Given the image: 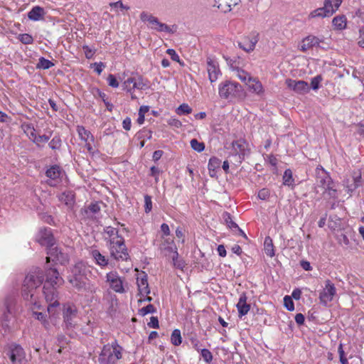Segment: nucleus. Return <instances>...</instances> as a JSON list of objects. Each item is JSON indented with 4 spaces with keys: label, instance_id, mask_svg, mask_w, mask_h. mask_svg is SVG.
Here are the masks:
<instances>
[{
    "label": "nucleus",
    "instance_id": "obj_44",
    "mask_svg": "<svg viewBox=\"0 0 364 364\" xmlns=\"http://www.w3.org/2000/svg\"><path fill=\"white\" fill-rule=\"evenodd\" d=\"M26 128V131L28 132V131H31L29 134H28V136L29 137V139L34 143L36 144V139L38 137V135H37V134L36 133V129L33 127V124H27L25 125Z\"/></svg>",
    "mask_w": 364,
    "mask_h": 364
},
{
    "label": "nucleus",
    "instance_id": "obj_4",
    "mask_svg": "<svg viewBox=\"0 0 364 364\" xmlns=\"http://www.w3.org/2000/svg\"><path fill=\"white\" fill-rule=\"evenodd\" d=\"M218 90L220 97L223 99L243 98L245 97L242 85L237 82L225 80L219 85Z\"/></svg>",
    "mask_w": 364,
    "mask_h": 364
},
{
    "label": "nucleus",
    "instance_id": "obj_29",
    "mask_svg": "<svg viewBox=\"0 0 364 364\" xmlns=\"http://www.w3.org/2000/svg\"><path fill=\"white\" fill-rule=\"evenodd\" d=\"M282 179L284 186H289L291 189H294L295 186L294 179L293 178L292 171L290 168H287L284 171Z\"/></svg>",
    "mask_w": 364,
    "mask_h": 364
},
{
    "label": "nucleus",
    "instance_id": "obj_37",
    "mask_svg": "<svg viewBox=\"0 0 364 364\" xmlns=\"http://www.w3.org/2000/svg\"><path fill=\"white\" fill-rule=\"evenodd\" d=\"M49 147L54 151H59L62 146V139L59 134L55 135L48 143Z\"/></svg>",
    "mask_w": 364,
    "mask_h": 364
},
{
    "label": "nucleus",
    "instance_id": "obj_36",
    "mask_svg": "<svg viewBox=\"0 0 364 364\" xmlns=\"http://www.w3.org/2000/svg\"><path fill=\"white\" fill-rule=\"evenodd\" d=\"M221 164V160L215 156H212L210 158L208 168L210 173L215 172L218 169L220 168Z\"/></svg>",
    "mask_w": 364,
    "mask_h": 364
},
{
    "label": "nucleus",
    "instance_id": "obj_47",
    "mask_svg": "<svg viewBox=\"0 0 364 364\" xmlns=\"http://www.w3.org/2000/svg\"><path fill=\"white\" fill-rule=\"evenodd\" d=\"M100 203V202L91 203L87 207V208L85 209V213L86 214L88 213V211H90V213H92L93 214L99 213L100 211V210H101Z\"/></svg>",
    "mask_w": 364,
    "mask_h": 364
},
{
    "label": "nucleus",
    "instance_id": "obj_45",
    "mask_svg": "<svg viewBox=\"0 0 364 364\" xmlns=\"http://www.w3.org/2000/svg\"><path fill=\"white\" fill-rule=\"evenodd\" d=\"M136 136L139 139H151L152 138V131L144 128L137 132Z\"/></svg>",
    "mask_w": 364,
    "mask_h": 364
},
{
    "label": "nucleus",
    "instance_id": "obj_22",
    "mask_svg": "<svg viewBox=\"0 0 364 364\" xmlns=\"http://www.w3.org/2000/svg\"><path fill=\"white\" fill-rule=\"evenodd\" d=\"M136 284L139 295L144 296V294L148 295L150 294L148 276L144 272H142V276L137 277Z\"/></svg>",
    "mask_w": 364,
    "mask_h": 364
},
{
    "label": "nucleus",
    "instance_id": "obj_35",
    "mask_svg": "<svg viewBox=\"0 0 364 364\" xmlns=\"http://www.w3.org/2000/svg\"><path fill=\"white\" fill-rule=\"evenodd\" d=\"M54 65L55 64L50 60L45 58L44 57H41L36 64V69L48 70Z\"/></svg>",
    "mask_w": 364,
    "mask_h": 364
},
{
    "label": "nucleus",
    "instance_id": "obj_17",
    "mask_svg": "<svg viewBox=\"0 0 364 364\" xmlns=\"http://www.w3.org/2000/svg\"><path fill=\"white\" fill-rule=\"evenodd\" d=\"M61 174L62 168L59 165L55 164L51 166L46 171V176L50 178V181H48L47 183L50 186H55L56 183L60 181Z\"/></svg>",
    "mask_w": 364,
    "mask_h": 364
},
{
    "label": "nucleus",
    "instance_id": "obj_3",
    "mask_svg": "<svg viewBox=\"0 0 364 364\" xmlns=\"http://www.w3.org/2000/svg\"><path fill=\"white\" fill-rule=\"evenodd\" d=\"M316 184L318 187L323 189V195L327 196L328 199L338 198L336 183L321 165L316 168Z\"/></svg>",
    "mask_w": 364,
    "mask_h": 364
},
{
    "label": "nucleus",
    "instance_id": "obj_43",
    "mask_svg": "<svg viewBox=\"0 0 364 364\" xmlns=\"http://www.w3.org/2000/svg\"><path fill=\"white\" fill-rule=\"evenodd\" d=\"M33 316L42 322V323L43 324V326L47 328V326L49 325V322L48 321V320L46 319V317H47V315L46 313L44 312H38V311H33Z\"/></svg>",
    "mask_w": 364,
    "mask_h": 364
},
{
    "label": "nucleus",
    "instance_id": "obj_23",
    "mask_svg": "<svg viewBox=\"0 0 364 364\" xmlns=\"http://www.w3.org/2000/svg\"><path fill=\"white\" fill-rule=\"evenodd\" d=\"M318 37L310 35L303 39L300 50L306 52L307 50L318 46Z\"/></svg>",
    "mask_w": 364,
    "mask_h": 364
},
{
    "label": "nucleus",
    "instance_id": "obj_49",
    "mask_svg": "<svg viewBox=\"0 0 364 364\" xmlns=\"http://www.w3.org/2000/svg\"><path fill=\"white\" fill-rule=\"evenodd\" d=\"M18 39L25 45L31 44L33 42V38L28 33L19 34Z\"/></svg>",
    "mask_w": 364,
    "mask_h": 364
},
{
    "label": "nucleus",
    "instance_id": "obj_50",
    "mask_svg": "<svg viewBox=\"0 0 364 364\" xmlns=\"http://www.w3.org/2000/svg\"><path fill=\"white\" fill-rule=\"evenodd\" d=\"M237 70L238 72L237 76L241 81L246 82V81L247 80V82H251L252 77L249 75L248 73H247L244 70L239 68H237Z\"/></svg>",
    "mask_w": 364,
    "mask_h": 364
},
{
    "label": "nucleus",
    "instance_id": "obj_14",
    "mask_svg": "<svg viewBox=\"0 0 364 364\" xmlns=\"http://www.w3.org/2000/svg\"><path fill=\"white\" fill-rule=\"evenodd\" d=\"M248 144L244 139L235 140L232 142V150L234 154L239 156L241 163L246 156L250 153V150L247 148Z\"/></svg>",
    "mask_w": 364,
    "mask_h": 364
},
{
    "label": "nucleus",
    "instance_id": "obj_60",
    "mask_svg": "<svg viewBox=\"0 0 364 364\" xmlns=\"http://www.w3.org/2000/svg\"><path fill=\"white\" fill-rule=\"evenodd\" d=\"M358 33V45L359 47L364 48V24L360 27Z\"/></svg>",
    "mask_w": 364,
    "mask_h": 364
},
{
    "label": "nucleus",
    "instance_id": "obj_30",
    "mask_svg": "<svg viewBox=\"0 0 364 364\" xmlns=\"http://www.w3.org/2000/svg\"><path fill=\"white\" fill-rule=\"evenodd\" d=\"M59 199L66 205L73 206L75 203V197L72 191H65L62 193Z\"/></svg>",
    "mask_w": 364,
    "mask_h": 364
},
{
    "label": "nucleus",
    "instance_id": "obj_62",
    "mask_svg": "<svg viewBox=\"0 0 364 364\" xmlns=\"http://www.w3.org/2000/svg\"><path fill=\"white\" fill-rule=\"evenodd\" d=\"M105 232L109 236L112 237L114 235H116L117 237H119V231L117 229L108 226L105 229Z\"/></svg>",
    "mask_w": 364,
    "mask_h": 364
},
{
    "label": "nucleus",
    "instance_id": "obj_10",
    "mask_svg": "<svg viewBox=\"0 0 364 364\" xmlns=\"http://www.w3.org/2000/svg\"><path fill=\"white\" fill-rule=\"evenodd\" d=\"M336 294V289L334 284L330 279H326L325 281V287L319 294L320 304L323 306H327L328 303L333 301Z\"/></svg>",
    "mask_w": 364,
    "mask_h": 364
},
{
    "label": "nucleus",
    "instance_id": "obj_51",
    "mask_svg": "<svg viewBox=\"0 0 364 364\" xmlns=\"http://www.w3.org/2000/svg\"><path fill=\"white\" fill-rule=\"evenodd\" d=\"M284 307L289 311H293L294 310V303L293 299L290 296H285L284 297Z\"/></svg>",
    "mask_w": 364,
    "mask_h": 364
},
{
    "label": "nucleus",
    "instance_id": "obj_8",
    "mask_svg": "<svg viewBox=\"0 0 364 364\" xmlns=\"http://www.w3.org/2000/svg\"><path fill=\"white\" fill-rule=\"evenodd\" d=\"M16 304V299L14 296H7L4 301L5 309L1 317V323L4 333L9 332L11 330L10 321L13 317L12 310Z\"/></svg>",
    "mask_w": 364,
    "mask_h": 364
},
{
    "label": "nucleus",
    "instance_id": "obj_54",
    "mask_svg": "<svg viewBox=\"0 0 364 364\" xmlns=\"http://www.w3.org/2000/svg\"><path fill=\"white\" fill-rule=\"evenodd\" d=\"M338 352L339 354L340 363L341 364H348V359L346 357L345 352L343 348V344L340 343L338 348Z\"/></svg>",
    "mask_w": 364,
    "mask_h": 364
},
{
    "label": "nucleus",
    "instance_id": "obj_27",
    "mask_svg": "<svg viewBox=\"0 0 364 364\" xmlns=\"http://www.w3.org/2000/svg\"><path fill=\"white\" fill-rule=\"evenodd\" d=\"M347 18L345 15H338L332 20V26L334 30L342 31L346 28Z\"/></svg>",
    "mask_w": 364,
    "mask_h": 364
},
{
    "label": "nucleus",
    "instance_id": "obj_53",
    "mask_svg": "<svg viewBox=\"0 0 364 364\" xmlns=\"http://www.w3.org/2000/svg\"><path fill=\"white\" fill-rule=\"evenodd\" d=\"M53 132H48V134H45L43 135H38L36 139V143L35 144L38 147L41 146V143L48 142L52 135Z\"/></svg>",
    "mask_w": 364,
    "mask_h": 364
},
{
    "label": "nucleus",
    "instance_id": "obj_38",
    "mask_svg": "<svg viewBox=\"0 0 364 364\" xmlns=\"http://www.w3.org/2000/svg\"><path fill=\"white\" fill-rule=\"evenodd\" d=\"M223 218L227 225V226L230 229H239V226L237 223H235L232 220V215L228 212H224L223 214Z\"/></svg>",
    "mask_w": 364,
    "mask_h": 364
},
{
    "label": "nucleus",
    "instance_id": "obj_63",
    "mask_svg": "<svg viewBox=\"0 0 364 364\" xmlns=\"http://www.w3.org/2000/svg\"><path fill=\"white\" fill-rule=\"evenodd\" d=\"M223 58L227 62L228 65L232 69V70H237V68H235L234 65L236 64L237 59L239 57H235L233 58H231L230 57L223 55Z\"/></svg>",
    "mask_w": 364,
    "mask_h": 364
},
{
    "label": "nucleus",
    "instance_id": "obj_19",
    "mask_svg": "<svg viewBox=\"0 0 364 364\" xmlns=\"http://www.w3.org/2000/svg\"><path fill=\"white\" fill-rule=\"evenodd\" d=\"M363 186V179L360 171H353L352 175V180L348 179L346 181V187L348 188V192L352 193L358 188Z\"/></svg>",
    "mask_w": 364,
    "mask_h": 364
},
{
    "label": "nucleus",
    "instance_id": "obj_11",
    "mask_svg": "<svg viewBox=\"0 0 364 364\" xmlns=\"http://www.w3.org/2000/svg\"><path fill=\"white\" fill-rule=\"evenodd\" d=\"M37 241L41 245L46 246V250L53 247L55 245V237L51 229L50 228H41L39 230Z\"/></svg>",
    "mask_w": 364,
    "mask_h": 364
},
{
    "label": "nucleus",
    "instance_id": "obj_42",
    "mask_svg": "<svg viewBox=\"0 0 364 364\" xmlns=\"http://www.w3.org/2000/svg\"><path fill=\"white\" fill-rule=\"evenodd\" d=\"M191 148L198 152H202L205 149V144L198 141L196 139H192L190 141Z\"/></svg>",
    "mask_w": 364,
    "mask_h": 364
},
{
    "label": "nucleus",
    "instance_id": "obj_57",
    "mask_svg": "<svg viewBox=\"0 0 364 364\" xmlns=\"http://www.w3.org/2000/svg\"><path fill=\"white\" fill-rule=\"evenodd\" d=\"M107 81L108 82L109 86L117 88L119 87V82L115 75L113 74H109L107 78Z\"/></svg>",
    "mask_w": 364,
    "mask_h": 364
},
{
    "label": "nucleus",
    "instance_id": "obj_40",
    "mask_svg": "<svg viewBox=\"0 0 364 364\" xmlns=\"http://www.w3.org/2000/svg\"><path fill=\"white\" fill-rule=\"evenodd\" d=\"M176 112L178 115H187L192 112V109L186 103H183L176 109Z\"/></svg>",
    "mask_w": 364,
    "mask_h": 364
},
{
    "label": "nucleus",
    "instance_id": "obj_7",
    "mask_svg": "<svg viewBox=\"0 0 364 364\" xmlns=\"http://www.w3.org/2000/svg\"><path fill=\"white\" fill-rule=\"evenodd\" d=\"M46 257V262L44 266L48 264L49 267H53L50 263L52 259L55 263H59L62 266H66L70 262L69 254L65 251L64 249L57 246H53L48 249Z\"/></svg>",
    "mask_w": 364,
    "mask_h": 364
},
{
    "label": "nucleus",
    "instance_id": "obj_25",
    "mask_svg": "<svg viewBox=\"0 0 364 364\" xmlns=\"http://www.w3.org/2000/svg\"><path fill=\"white\" fill-rule=\"evenodd\" d=\"M252 36L251 38H248V46H245L242 43H238L239 47L243 50L250 53L253 51L255 48V46L259 41V33L257 32H253L252 33Z\"/></svg>",
    "mask_w": 364,
    "mask_h": 364
},
{
    "label": "nucleus",
    "instance_id": "obj_1",
    "mask_svg": "<svg viewBox=\"0 0 364 364\" xmlns=\"http://www.w3.org/2000/svg\"><path fill=\"white\" fill-rule=\"evenodd\" d=\"M64 283L65 280L60 276L57 268L49 267L47 264L44 266L43 271L39 267H36L26 276L21 287V295L24 300L40 309L41 305L38 304L37 301V291L43 284L42 291L46 301L50 302L47 309L48 311L50 313L53 308L60 305L58 301V289Z\"/></svg>",
    "mask_w": 364,
    "mask_h": 364
},
{
    "label": "nucleus",
    "instance_id": "obj_56",
    "mask_svg": "<svg viewBox=\"0 0 364 364\" xmlns=\"http://www.w3.org/2000/svg\"><path fill=\"white\" fill-rule=\"evenodd\" d=\"M82 50L87 59H92L96 52V49H92L87 45L82 46Z\"/></svg>",
    "mask_w": 364,
    "mask_h": 364
},
{
    "label": "nucleus",
    "instance_id": "obj_24",
    "mask_svg": "<svg viewBox=\"0 0 364 364\" xmlns=\"http://www.w3.org/2000/svg\"><path fill=\"white\" fill-rule=\"evenodd\" d=\"M45 14L46 12L43 8L39 6H36L31 9L27 16L28 19L33 21H38L43 19Z\"/></svg>",
    "mask_w": 364,
    "mask_h": 364
},
{
    "label": "nucleus",
    "instance_id": "obj_9",
    "mask_svg": "<svg viewBox=\"0 0 364 364\" xmlns=\"http://www.w3.org/2000/svg\"><path fill=\"white\" fill-rule=\"evenodd\" d=\"M77 309L73 304H66L63 305V318L66 329L73 328L76 326L75 319L77 317Z\"/></svg>",
    "mask_w": 364,
    "mask_h": 364
},
{
    "label": "nucleus",
    "instance_id": "obj_20",
    "mask_svg": "<svg viewBox=\"0 0 364 364\" xmlns=\"http://www.w3.org/2000/svg\"><path fill=\"white\" fill-rule=\"evenodd\" d=\"M111 350L109 343L103 346L98 357L99 364H115L112 360L113 356Z\"/></svg>",
    "mask_w": 364,
    "mask_h": 364
},
{
    "label": "nucleus",
    "instance_id": "obj_16",
    "mask_svg": "<svg viewBox=\"0 0 364 364\" xmlns=\"http://www.w3.org/2000/svg\"><path fill=\"white\" fill-rule=\"evenodd\" d=\"M159 250L164 252L165 256H167L169 253H173L172 260H176L178 258L177 247L173 239L165 238L160 244Z\"/></svg>",
    "mask_w": 364,
    "mask_h": 364
},
{
    "label": "nucleus",
    "instance_id": "obj_6",
    "mask_svg": "<svg viewBox=\"0 0 364 364\" xmlns=\"http://www.w3.org/2000/svg\"><path fill=\"white\" fill-rule=\"evenodd\" d=\"M140 19L143 22H148L150 28L158 32H166L173 34L176 31V25H173L170 27L167 24L160 22L158 18L154 16L152 14H149L146 11H142L140 14Z\"/></svg>",
    "mask_w": 364,
    "mask_h": 364
},
{
    "label": "nucleus",
    "instance_id": "obj_28",
    "mask_svg": "<svg viewBox=\"0 0 364 364\" xmlns=\"http://www.w3.org/2000/svg\"><path fill=\"white\" fill-rule=\"evenodd\" d=\"M90 255L99 266L105 267L108 264V259L102 255L99 250H92L90 252Z\"/></svg>",
    "mask_w": 364,
    "mask_h": 364
},
{
    "label": "nucleus",
    "instance_id": "obj_33",
    "mask_svg": "<svg viewBox=\"0 0 364 364\" xmlns=\"http://www.w3.org/2000/svg\"><path fill=\"white\" fill-rule=\"evenodd\" d=\"M149 87V81L144 79L142 75H139L136 77V82L133 86V89L145 90Z\"/></svg>",
    "mask_w": 364,
    "mask_h": 364
},
{
    "label": "nucleus",
    "instance_id": "obj_32",
    "mask_svg": "<svg viewBox=\"0 0 364 364\" xmlns=\"http://www.w3.org/2000/svg\"><path fill=\"white\" fill-rule=\"evenodd\" d=\"M77 132L81 140L85 141V142H87L89 139H90L92 141H95L93 134L90 131L87 130L84 127L78 126Z\"/></svg>",
    "mask_w": 364,
    "mask_h": 364
},
{
    "label": "nucleus",
    "instance_id": "obj_34",
    "mask_svg": "<svg viewBox=\"0 0 364 364\" xmlns=\"http://www.w3.org/2000/svg\"><path fill=\"white\" fill-rule=\"evenodd\" d=\"M246 84L248 85L250 90L252 92H255L258 95L263 92V87L259 81L256 80L255 79H253L252 77L251 82H246Z\"/></svg>",
    "mask_w": 364,
    "mask_h": 364
},
{
    "label": "nucleus",
    "instance_id": "obj_52",
    "mask_svg": "<svg viewBox=\"0 0 364 364\" xmlns=\"http://www.w3.org/2000/svg\"><path fill=\"white\" fill-rule=\"evenodd\" d=\"M166 53L170 55L172 60L178 63L181 65H184V63L181 61L179 55L177 54L174 49H167Z\"/></svg>",
    "mask_w": 364,
    "mask_h": 364
},
{
    "label": "nucleus",
    "instance_id": "obj_31",
    "mask_svg": "<svg viewBox=\"0 0 364 364\" xmlns=\"http://www.w3.org/2000/svg\"><path fill=\"white\" fill-rule=\"evenodd\" d=\"M264 249L267 256L272 257L274 256V247L273 245L272 239L269 236L264 238Z\"/></svg>",
    "mask_w": 364,
    "mask_h": 364
},
{
    "label": "nucleus",
    "instance_id": "obj_15",
    "mask_svg": "<svg viewBox=\"0 0 364 364\" xmlns=\"http://www.w3.org/2000/svg\"><path fill=\"white\" fill-rule=\"evenodd\" d=\"M107 282L109 283L110 288L115 292L124 293L123 279L117 272H110L106 275Z\"/></svg>",
    "mask_w": 364,
    "mask_h": 364
},
{
    "label": "nucleus",
    "instance_id": "obj_21",
    "mask_svg": "<svg viewBox=\"0 0 364 364\" xmlns=\"http://www.w3.org/2000/svg\"><path fill=\"white\" fill-rule=\"evenodd\" d=\"M247 297L246 294L243 292L240 294L239 301L236 304V307L238 311L239 318H242V316L247 314L250 309V305L247 303Z\"/></svg>",
    "mask_w": 364,
    "mask_h": 364
},
{
    "label": "nucleus",
    "instance_id": "obj_2",
    "mask_svg": "<svg viewBox=\"0 0 364 364\" xmlns=\"http://www.w3.org/2000/svg\"><path fill=\"white\" fill-rule=\"evenodd\" d=\"M92 274L90 267L82 261H78L72 267L68 281L78 291H87L90 289L88 277Z\"/></svg>",
    "mask_w": 364,
    "mask_h": 364
},
{
    "label": "nucleus",
    "instance_id": "obj_41",
    "mask_svg": "<svg viewBox=\"0 0 364 364\" xmlns=\"http://www.w3.org/2000/svg\"><path fill=\"white\" fill-rule=\"evenodd\" d=\"M156 311V309L153 304H148L147 306L139 309L138 314L144 316L149 314H154Z\"/></svg>",
    "mask_w": 364,
    "mask_h": 364
},
{
    "label": "nucleus",
    "instance_id": "obj_48",
    "mask_svg": "<svg viewBox=\"0 0 364 364\" xmlns=\"http://www.w3.org/2000/svg\"><path fill=\"white\" fill-rule=\"evenodd\" d=\"M200 352V356L205 363H210L213 360V354L208 349L202 348Z\"/></svg>",
    "mask_w": 364,
    "mask_h": 364
},
{
    "label": "nucleus",
    "instance_id": "obj_12",
    "mask_svg": "<svg viewBox=\"0 0 364 364\" xmlns=\"http://www.w3.org/2000/svg\"><path fill=\"white\" fill-rule=\"evenodd\" d=\"M12 364H22L25 360V352L23 348L18 344H11L7 353Z\"/></svg>",
    "mask_w": 364,
    "mask_h": 364
},
{
    "label": "nucleus",
    "instance_id": "obj_58",
    "mask_svg": "<svg viewBox=\"0 0 364 364\" xmlns=\"http://www.w3.org/2000/svg\"><path fill=\"white\" fill-rule=\"evenodd\" d=\"M122 350H123V348L121 347L118 349H115L112 351V355L113 356L112 360H114V363L115 364H117V360L122 358Z\"/></svg>",
    "mask_w": 364,
    "mask_h": 364
},
{
    "label": "nucleus",
    "instance_id": "obj_39",
    "mask_svg": "<svg viewBox=\"0 0 364 364\" xmlns=\"http://www.w3.org/2000/svg\"><path fill=\"white\" fill-rule=\"evenodd\" d=\"M171 342L173 346H178L182 343V337L179 329H174L171 336Z\"/></svg>",
    "mask_w": 364,
    "mask_h": 364
},
{
    "label": "nucleus",
    "instance_id": "obj_13",
    "mask_svg": "<svg viewBox=\"0 0 364 364\" xmlns=\"http://www.w3.org/2000/svg\"><path fill=\"white\" fill-rule=\"evenodd\" d=\"M285 83L288 88L296 94L304 95L309 92L310 87L307 82L304 80H296L291 78L286 80Z\"/></svg>",
    "mask_w": 364,
    "mask_h": 364
},
{
    "label": "nucleus",
    "instance_id": "obj_59",
    "mask_svg": "<svg viewBox=\"0 0 364 364\" xmlns=\"http://www.w3.org/2000/svg\"><path fill=\"white\" fill-rule=\"evenodd\" d=\"M190 342H191L193 348L199 352L202 349L201 348L202 344H201L200 341L196 338V336H191L190 338Z\"/></svg>",
    "mask_w": 364,
    "mask_h": 364
},
{
    "label": "nucleus",
    "instance_id": "obj_55",
    "mask_svg": "<svg viewBox=\"0 0 364 364\" xmlns=\"http://www.w3.org/2000/svg\"><path fill=\"white\" fill-rule=\"evenodd\" d=\"M152 210L151 197L149 195L144 196V210L146 213H149Z\"/></svg>",
    "mask_w": 364,
    "mask_h": 364
},
{
    "label": "nucleus",
    "instance_id": "obj_61",
    "mask_svg": "<svg viewBox=\"0 0 364 364\" xmlns=\"http://www.w3.org/2000/svg\"><path fill=\"white\" fill-rule=\"evenodd\" d=\"M270 196V191L268 188H262L258 192V198L260 200H265L269 198Z\"/></svg>",
    "mask_w": 364,
    "mask_h": 364
},
{
    "label": "nucleus",
    "instance_id": "obj_46",
    "mask_svg": "<svg viewBox=\"0 0 364 364\" xmlns=\"http://www.w3.org/2000/svg\"><path fill=\"white\" fill-rule=\"evenodd\" d=\"M323 80V77L321 75H318L313 77L311 80V87L313 90H318L320 87V84L321 81Z\"/></svg>",
    "mask_w": 364,
    "mask_h": 364
},
{
    "label": "nucleus",
    "instance_id": "obj_26",
    "mask_svg": "<svg viewBox=\"0 0 364 364\" xmlns=\"http://www.w3.org/2000/svg\"><path fill=\"white\" fill-rule=\"evenodd\" d=\"M111 257H112L116 260H122V261H127L129 258V254H128V250L124 245V247H122L119 248V250H111L110 252Z\"/></svg>",
    "mask_w": 364,
    "mask_h": 364
},
{
    "label": "nucleus",
    "instance_id": "obj_64",
    "mask_svg": "<svg viewBox=\"0 0 364 364\" xmlns=\"http://www.w3.org/2000/svg\"><path fill=\"white\" fill-rule=\"evenodd\" d=\"M92 66L94 68L95 71L97 73V75H100L105 68V64L102 62L94 63L92 64Z\"/></svg>",
    "mask_w": 364,
    "mask_h": 364
},
{
    "label": "nucleus",
    "instance_id": "obj_5",
    "mask_svg": "<svg viewBox=\"0 0 364 364\" xmlns=\"http://www.w3.org/2000/svg\"><path fill=\"white\" fill-rule=\"evenodd\" d=\"M343 0H324L323 6L312 11L310 18H327L333 16L339 9Z\"/></svg>",
    "mask_w": 364,
    "mask_h": 364
},
{
    "label": "nucleus",
    "instance_id": "obj_18",
    "mask_svg": "<svg viewBox=\"0 0 364 364\" xmlns=\"http://www.w3.org/2000/svg\"><path fill=\"white\" fill-rule=\"evenodd\" d=\"M207 70L209 80L211 82H215L218 76L221 75L218 63L210 57L207 58Z\"/></svg>",
    "mask_w": 364,
    "mask_h": 364
}]
</instances>
